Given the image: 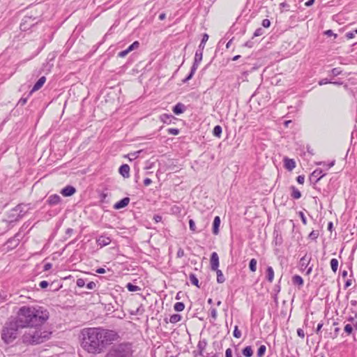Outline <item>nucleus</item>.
I'll list each match as a JSON object with an SVG mask.
<instances>
[{
	"label": "nucleus",
	"instance_id": "20",
	"mask_svg": "<svg viewBox=\"0 0 357 357\" xmlns=\"http://www.w3.org/2000/svg\"><path fill=\"white\" fill-rule=\"evenodd\" d=\"M220 225V218L219 216H215L213 222V234L218 235L219 234V227Z\"/></svg>",
	"mask_w": 357,
	"mask_h": 357
},
{
	"label": "nucleus",
	"instance_id": "27",
	"mask_svg": "<svg viewBox=\"0 0 357 357\" xmlns=\"http://www.w3.org/2000/svg\"><path fill=\"white\" fill-rule=\"evenodd\" d=\"M214 271H215L216 274H217V282L218 284L224 283L225 282V278L222 271L218 268L217 270H215Z\"/></svg>",
	"mask_w": 357,
	"mask_h": 357
},
{
	"label": "nucleus",
	"instance_id": "61",
	"mask_svg": "<svg viewBox=\"0 0 357 357\" xmlns=\"http://www.w3.org/2000/svg\"><path fill=\"white\" fill-rule=\"evenodd\" d=\"M297 335L301 338H304V337H305V333H304L303 330L301 328L297 329Z\"/></svg>",
	"mask_w": 357,
	"mask_h": 357
},
{
	"label": "nucleus",
	"instance_id": "32",
	"mask_svg": "<svg viewBox=\"0 0 357 357\" xmlns=\"http://www.w3.org/2000/svg\"><path fill=\"white\" fill-rule=\"evenodd\" d=\"M197 70V68H195V66H192L191 67V69H190V73L188 74V75L183 80V83H185L187 82H188L190 79H191L193 77V75H195V72Z\"/></svg>",
	"mask_w": 357,
	"mask_h": 357
},
{
	"label": "nucleus",
	"instance_id": "48",
	"mask_svg": "<svg viewBox=\"0 0 357 357\" xmlns=\"http://www.w3.org/2000/svg\"><path fill=\"white\" fill-rule=\"evenodd\" d=\"M167 132L170 135H177L179 134L180 132V130L178 128H169L167 129Z\"/></svg>",
	"mask_w": 357,
	"mask_h": 357
},
{
	"label": "nucleus",
	"instance_id": "11",
	"mask_svg": "<svg viewBox=\"0 0 357 357\" xmlns=\"http://www.w3.org/2000/svg\"><path fill=\"white\" fill-rule=\"evenodd\" d=\"M46 81V77L45 76H42L38 79V80L35 83L32 89L29 93V96H31V94L38 90H39L45 84Z\"/></svg>",
	"mask_w": 357,
	"mask_h": 357
},
{
	"label": "nucleus",
	"instance_id": "56",
	"mask_svg": "<svg viewBox=\"0 0 357 357\" xmlns=\"http://www.w3.org/2000/svg\"><path fill=\"white\" fill-rule=\"evenodd\" d=\"M296 181L299 184H303L305 181V176L304 175H299L296 178Z\"/></svg>",
	"mask_w": 357,
	"mask_h": 357
},
{
	"label": "nucleus",
	"instance_id": "50",
	"mask_svg": "<svg viewBox=\"0 0 357 357\" xmlns=\"http://www.w3.org/2000/svg\"><path fill=\"white\" fill-rule=\"evenodd\" d=\"M189 227H190V229L192 231H193V232L196 231V226H195V223L194 220H192V219H190V220H189Z\"/></svg>",
	"mask_w": 357,
	"mask_h": 357
},
{
	"label": "nucleus",
	"instance_id": "10",
	"mask_svg": "<svg viewBox=\"0 0 357 357\" xmlns=\"http://www.w3.org/2000/svg\"><path fill=\"white\" fill-rule=\"evenodd\" d=\"M62 199L61 197L56 194L51 195L48 197L46 200V203L52 206L59 204L61 202Z\"/></svg>",
	"mask_w": 357,
	"mask_h": 357
},
{
	"label": "nucleus",
	"instance_id": "53",
	"mask_svg": "<svg viewBox=\"0 0 357 357\" xmlns=\"http://www.w3.org/2000/svg\"><path fill=\"white\" fill-rule=\"evenodd\" d=\"M261 25L264 28H268L271 26V22L268 19H264L261 22Z\"/></svg>",
	"mask_w": 357,
	"mask_h": 357
},
{
	"label": "nucleus",
	"instance_id": "9",
	"mask_svg": "<svg viewBox=\"0 0 357 357\" xmlns=\"http://www.w3.org/2000/svg\"><path fill=\"white\" fill-rule=\"evenodd\" d=\"M211 269L215 271L219 267V257L217 252H213L211 255L210 259Z\"/></svg>",
	"mask_w": 357,
	"mask_h": 357
},
{
	"label": "nucleus",
	"instance_id": "23",
	"mask_svg": "<svg viewBox=\"0 0 357 357\" xmlns=\"http://www.w3.org/2000/svg\"><path fill=\"white\" fill-rule=\"evenodd\" d=\"M175 117L172 114H162L160 116V120L164 123L169 124Z\"/></svg>",
	"mask_w": 357,
	"mask_h": 357
},
{
	"label": "nucleus",
	"instance_id": "64",
	"mask_svg": "<svg viewBox=\"0 0 357 357\" xmlns=\"http://www.w3.org/2000/svg\"><path fill=\"white\" fill-rule=\"evenodd\" d=\"M354 32H347L346 34H345V37L347 38V39H351L354 37Z\"/></svg>",
	"mask_w": 357,
	"mask_h": 357
},
{
	"label": "nucleus",
	"instance_id": "18",
	"mask_svg": "<svg viewBox=\"0 0 357 357\" xmlns=\"http://www.w3.org/2000/svg\"><path fill=\"white\" fill-rule=\"evenodd\" d=\"M284 166L287 170L291 171L295 168L296 162L294 159L285 157L284 158Z\"/></svg>",
	"mask_w": 357,
	"mask_h": 357
},
{
	"label": "nucleus",
	"instance_id": "2",
	"mask_svg": "<svg viewBox=\"0 0 357 357\" xmlns=\"http://www.w3.org/2000/svg\"><path fill=\"white\" fill-rule=\"evenodd\" d=\"M49 319V312L43 307L22 306L14 319L21 328L38 327Z\"/></svg>",
	"mask_w": 357,
	"mask_h": 357
},
{
	"label": "nucleus",
	"instance_id": "21",
	"mask_svg": "<svg viewBox=\"0 0 357 357\" xmlns=\"http://www.w3.org/2000/svg\"><path fill=\"white\" fill-rule=\"evenodd\" d=\"M20 236V234L17 233L15 235L14 237L8 239L7 241V244L8 245V246L13 247V248L16 247L19 244V242H20V238H18Z\"/></svg>",
	"mask_w": 357,
	"mask_h": 357
},
{
	"label": "nucleus",
	"instance_id": "13",
	"mask_svg": "<svg viewBox=\"0 0 357 357\" xmlns=\"http://www.w3.org/2000/svg\"><path fill=\"white\" fill-rule=\"evenodd\" d=\"M206 346H207V341L205 339H204L202 340H199L197 344V349H198L197 354L201 356H204V349H206ZM193 353L195 354V356L197 355V353L195 351Z\"/></svg>",
	"mask_w": 357,
	"mask_h": 357
},
{
	"label": "nucleus",
	"instance_id": "19",
	"mask_svg": "<svg viewBox=\"0 0 357 357\" xmlns=\"http://www.w3.org/2000/svg\"><path fill=\"white\" fill-rule=\"evenodd\" d=\"M203 51L197 50L195 52L194 62L192 66H195L197 69L199 64L202 60Z\"/></svg>",
	"mask_w": 357,
	"mask_h": 357
},
{
	"label": "nucleus",
	"instance_id": "44",
	"mask_svg": "<svg viewBox=\"0 0 357 357\" xmlns=\"http://www.w3.org/2000/svg\"><path fill=\"white\" fill-rule=\"evenodd\" d=\"M264 33V30L262 28H258L254 32L252 38L254 37H257V36H262Z\"/></svg>",
	"mask_w": 357,
	"mask_h": 357
},
{
	"label": "nucleus",
	"instance_id": "22",
	"mask_svg": "<svg viewBox=\"0 0 357 357\" xmlns=\"http://www.w3.org/2000/svg\"><path fill=\"white\" fill-rule=\"evenodd\" d=\"M291 197L294 199H298L301 197V192L294 185L290 186Z\"/></svg>",
	"mask_w": 357,
	"mask_h": 357
},
{
	"label": "nucleus",
	"instance_id": "60",
	"mask_svg": "<svg viewBox=\"0 0 357 357\" xmlns=\"http://www.w3.org/2000/svg\"><path fill=\"white\" fill-rule=\"evenodd\" d=\"M128 53H130L129 52H128V50H125L123 51H121L120 52L118 53V56L119 57H125Z\"/></svg>",
	"mask_w": 357,
	"mask_h": 357
},
{
	"label": "nucleus",
	"instance_id": "47",
	"mask_svg": "<svg viewBox=\"0 0 357 357\" xmlns=\"http://www.w3.org/2000/svg\"><path fill=\"white\" fill-rule=\"evenodd\" d=\"M233 335L234 337L236 338H240L241 337V331L238 330V328L237 326H236L234 327V332H233Z\"/></svg>",
	"mask_w": 357,
	"mask_h": 357
},
{
	"label": "nucleus",
	"instance_id": "25",
	"mask_svg": "<svg viewBox=\"0 0 357 357\" xmlns=\"http://www.w3.org/2000/svg\"><path fill=\"white\" fill-rule=\"evenodd\" d=\"M274 278V271L271 266L266 268V279L269 282H272Z\"/></svg>",
	"mask_w": 357,
	"mask_h": 357
},
{
	"label": "nucleus",
	"instance_id": "52",
	"mask_svg": "<svg viewBox=\"0 0 357 357\" xmlns=\"http://www.w3.org/2000/svg\"><path fill=\"white\" fill-rule=\"evenodd\" d=\"M298 215L300 216L303 224L305 225L307 224V219H306L303 212L299 211Z\"/></svg>",
	"mask_w": 357,
	"mask_h": 357
},
{
	"label": "nucleus",
	"instance_id": "57",
	"mask_svg": "<svg viewBox=\"0 0 357 357\" xmlns=\"http://www.w3.org/2000/svg\"><path fill=\"white\" fill-rule=\"evenodd\" d=\"M49 285V283L47 281H45V280H43L41 281L40 283H39V287L41 288V289H45L46 287H47Z\"/></svg>",
	"mask_w": 357,
	"mask_h": 357
},
{
	"label": "nucleus",
	"instance_id": "15",
	"mask_svg": "<svg viewBox=\"0 0 357 357\" xmlns=\"http://www.w3.org/2000/svg\"><path fill=\"white\" fill-rule=\"evenodd\" d=\"M185 110H186V106L182 102H178L172 108V112L176 115H180V114H183Z\"/></svg>",
	"mask_w": 357,
	"mask_h": 357
},
{
	"label": "nucleus",
	"instance_id": "59",
	"mask_svg": "<svg viewBox=\"0 0 357 357\" xmlns=\"http://www.w3.org/2000/svg\"><path fill=\"white\" fill-rule=\"evenodd\" d=\"M253 45H254V42L252 40H248L243 45V47H249V48L252 47Z\"/></svg>",
	"mask_w": 357,
	"mask_h": 357
},
{
	"label": "nucleus",
	"instance_id": "14",
	"mask_svg": "<svg viewBox=\"0 0 357 357\" xmlns=\"http://www.w3.org/2000/svg\"><path fill=\"white\" fill-rule=\"evenodd\" d=\"M76 192L75 187L72 185H66L61 190V194L64 197H70L73 195Z\"/></svg>",
	"mask_w": 357,
	"mask_h": 357
},
{
	"label": "nucleus",
	"instance_id": "30",
	"mask_svg": "<svg viewBox=\"0 0 357 357\" xmlns=\"http://www.w3.org/2000/svg\"><path fill=\"white\" fill-rule=\"evenodd\" d=\"M310 259H311L310 258L307 259V255H305L300 260L301 266L302 268L304 267L305 268H306L308 266Z\"/></svg>",
	"mask_w": 357,
	"mask_h": 357
},
{
	"label": "nucleus",
	"instance_id": "37",
	"mask_svg": "<svg viewBox=\"0 0 357 357\" xmlns=\"http://www.w3.org/2000/svg\"><path fill=\"white\" fill-rule=\"evenodd\" d=\"M185 305L183 302H177L174 304V309L177 312H181L184 310Z\"/></svg>",
	"mask_w": 357,
	"mask_h": 357
},
{
	"label": "nucleus",
	"instance_id": "6",
	"mask_svg": "<svg viewBox=\"0 0 357 357\" xmlns=\"http://www.w3.org/2000/svg\"><path fill=\"white\" fill-rule=\"evenodd\" d=\"M39 20L37 17L26 15L22 20L20 29L23 31H26L37 24Z\"/></svg>",
	"mask_w": 357,
	"mask_h": 357
},
{
	"label": "nucleus",
	"instance_id": "54",
	"mask_svg": "<svg viewBox=\"0 0 357 357\" xmlns=\"http://www.w3.org/2000/svg\"><path fill=\"white\" fill-rule=\"evenodd\" d=\"M324 35H326L327 36H333L335 38H336L337 37V35L336 33H334L333 31L331 29L326 30L324 32Z\"/></svg>",
	"mask_w": 357,
	"mask_h": 357
},
{
	"label": "nucleus",
	"instance_id": "36",
	"mask_svg": "<svg viewBox=\"0 0 357 357\" xmlns=\"http://www.w3.org/2000/svg\"><path fill=\"white\" fill-rule=\"evenodd\" d=\"M17 206H21V207L18 210V213L20 218H22L27 213L28 209H24V207H26L27 205L24 204H20Z\"/></svg>",
	"mask_w": 357,
	"mask_h": 357
},
{
	"label": "nucleus",
	"instance_id": "46",
	"mask_svg": "<svg viewBox=\"0 0 357 357\" xmlns=\"http://www.w3.org/2000/svg\"><path fill=\"white\" fill-rule=\"evenodd\" d=\"M76 284L79 287H84L86 284V280L83 278H78L76 281Z\"/></svg>",
	"mask_w": 357,
	"mask_h": 357
},
{
	"label": "nucleus",
	"instance_id": "1",
	"mask_svg": "<svg viewBox=\"0 0 357 357\" xmlns=\"http://www.w3.org/2000/svg\"><path fill=\"white\" fill-rule=\"evenodd\" d=\"M82 335V347L92 354L102 353L107 347L120 339L116 331L101 326L84 328Z\"/></svg>",
	"mask_w": 357,
	"mask_h": 357
},
{
	"label": "nucleus",
	"instance_id": "4",
	"mask_svg": "<svg viewBox=\"0 0 357 357\" xmlns=\"http://www.w3.org/2000/svg\"><path fill=\"white\" fill-rule=\"evenodd\" d=\"M20 328H22L21 326L14 319L6 321L1 333L3 342L6 344L13 343L19 336Z\"/></svg>",
	"mask_w": 357,
	"mask_h": 357
},
{
	"label": "nucleus",
	"instance_id": "24",
	"mask_svg": "<svg viewBox=\"0 0 357 357\" xmlns=\"http://www.w3.org/2000/svg\"><path fill=\"white\" fill-rule=\"evenodd\" d=\"M292 282L295 285L302 287L303 285L304 281L301 276L298 275H295L292 278Z\"/></svg>",
	"mask_w": 357,
	"mask_h": 357
},
{
	"label": "nucleus",
	"instance_id": "17",
	"mask_svg": "<svg viewBox=\"0 0 357 357\" xmlns=\"http://www.w3.org/2000/svg\"><path fill=\"white\" fill-rule=\"evenodd\" d=\"M111 241V238L106 236H100L96 240L97 244L101 247L109 245Z\"/></svg>",
	"mask_w": 357,
	"mask_h": 357
},
{
	"label": "nucleus",
	"instance_id": "45",
	"mask_svg": "<svg viewBox=\"0 0 357 357\" xmlns=\"http://www.w3.org/2000/svg\"><path fill=\"white\" fill-rule=\"evenodd\" d=\"M30 96H29V94L27 95L26 97H22L18 102H17V105H21V106H23L24 105L26 102H27V100H28V98H29Z\"/></svg>",
	"mask_w": 357,
	"mask_h": 357
},
{
	"label": "nucleus",
	"instance_id": "16",
	"mask_svg": "<svg viewBox=\"0 0 357 357\" xmlns=\"http://www.w3.org/2000/svg\"><path fill=\"white\" fill-rule=\"evenodd\" d=\"M119 174L123 177V178H129L130 177V167L127 164H123L120 166L119 169Z\"/></svg>",
	"mask_w": 357,
	"mask_h": 357
},
{
	"label": "nucleus",
	"instance_id": "58",
	"mask_svg": "<svg viewBox=\"0 0 357 357\" xmlns=\"http://www.w3.org/2000/svg\"><path fill=\"white\" fill-rule=\"evenodd\" d=\"M176 256L178 258H181L184 256V250L181 248H180L176 253Z\"/></svg>",
	"mask_w": 357,
	"mask_h": 357
},
{
	"label": "nucleus",
	"instance_id": "35",
	"mask_svg": "<svg viewBox=\"0 0 357 357\" xmlns=\"http://www.w3.org/2000/svg\"><path fill=\"white\" fill-rule=\"evenodd\" d=\"M330 264H331V269L332 271L334 272V273H336L337 272V267H338V261L337 259H332L330 261Z\"/></svg>",
	"mask_w": 357,
	"mask_h": 357
},
{
	"label": "nucleus",
	"instance_id": "8",
	"mask_svg": "<svg viewBox=\"0 0 357 357\" xmlns=\"http://www.w3.org/2000/svg\"><path fill=\"white\" fill-rule=\"evenodd\" d=\"M323 171L321 169H315L310 176V181L311 183H317L323 176H324Z\"/></svg>",
	"mask_w": 357,
	"mask_h": 357
},
{
	"label": "nucleus",
	"instance_id": "12",
	"mask_svg": "<svg viewBox=\"0 0 357 357\" xmlns=\"http://www.w3.org/2000/svg\"><path fill=\"white\" fill-rule=\"evenodd\" d=\"M130 199L129 197H124V198L121 199L120 201L115 203L113 208L116 210H119V209L125 208L126 206H127L128 205V204L130 203Z\"/></svg>",
	"mask_w": 357,
	"mask_h": 357
},
{
	"label": "nucleus",
	"instance_id": "55",
	"mask_svg": "<svg viewBox=\"0 0 357 357\" xmlns=\"http://www.w3.org/2000/svg\"><path fill=\"white\" fill-rule=\"evenodd\" d=\"M86 288L89 289H94L96 287V284L94 282H89L86 284Z\"/></svg>",
	"mask_w": 357,
	"mask_h": 357
},
{
	"label": "nucleus",
	"instance_id": "39",
	"mask_svg": "<svg viewBox=\"0 0 357 357\" xmlns=\"http://www.w3.org/2000/svg\"><path fill=\"white\" fill-rule=\"evenodd\" d=\"M266 347L265 345H261L257 349V357H263L265 354Z\"/></svg>",
	"mask_w": 357,
	"mask_h": 357
},
{
	"label": "nucleus",
	"instance_id": "26",
	"mask_svg": "<svg viewBox=\"0 0 357 357\" xmlns=\"http://www.w3.org/2000/svg\"><path fill=\"white\" fill-rule=\"evenodd\" d=\"M242 354L245 357H251L253 355V350L251 346H247L242 349Z\"/></svg>",
	"mask_w": 357,
	"mask_h": 357
},
{
	"label": "nucleus",
	"instance_id": "28",
	"mask_svg": "<svg viewBox=\"0 0 357 357\" xmlns=\"http://www.w3.org/2000/svg\"><path fill=\"white\" fill-rule=\"evenodd\" d=\"M208 39V35L207 33H204L202 36L201 43L198 47V50H202V51L204 50V49L205 47L206 43L207 42Z\"/></svg>",
	"mask_w": 357,
	"mask_h": 357
},
{
	"label": "nucleus",
	"instance_id": "43",
	"mask_svg": "<svg viewBox=\"0 0 357 357\" xmlns=\"http://www.w3.org/2000/svg\"><path fill=\"white\" fill-rule=\"evenodd\" d=\"M275 243L276 245H280L282 243V237L280 234H277L275 236Z\"/></svg>",
	"mask_w": 357,
	"mask_h": 357
},
{
	"label": "nucleus",
	"instance_id": "49",
	"mask_svg": "<svg viewBox=\"0 0 357 357\" xmlns=\"http://www.w3.org/2000/svg\"><path fill=\"white\" fill-rule=\"evenodd\" d=\"M210 312H211V317L213 318V319L215 321L217 319V317H218V314H217V310L214 307H211L210 309Z\"/></svg>",
	"mask_w": 357,
	"mask_h": 357
},
{
	"label": "nucleus",
	"instance_id": "62",
	"mask_svg": "<svg viewBox=\"0 0 357 357\" xmlns=\"http://www.w3.org/2000/svg\"><path fill=\"white\" fill-rule=\"evenodd\" d=\"M225 357H233L232 356V350L230 348H228L225 351Z\"/></svg>",
	"mask_w": 357,
	"mask_h": 357
},
{
	"label": "nucleus",
	"instance_id": "63",
	"mask_svg": "<svg viewBox=\"0 0 357 357\" xmlns=\"http://www.w3.org/2000/svg\"><path fill=\"white\" fill-rule=\"evenodd\" d=\"M151 183H152V180L151 178H146L144 180V184L145 186L149 185Z\"/></svg>",
	"mask_w": 357,
	"mask_h": 357
},
{
	"label": "nucleus",
	"instance_id": "51",
	"mask_svg": "<svg viewBox=\"0 0 357 357\" xmlns=\"http://www.w3.org/2000/svg\"><path fill=\"white\" fill-rule=\"evenodd\" d=\"M332 82L331 79H328L327 78L321 79L319 81V85L322 86L326 84H331Z\"/></svg>",
	"mask_w": 357,
	"mask_h": 357
},
{
	"label": "nucleus",
	"instance_id": "42",
	"mask_svg": "<svg viewBox=\"0 0 357 357\" xmlns=\"http://www.w3.org/2000/svg\"><path fill=\"white\" fill-rule=\"evenodd\" d=\"M331 73L333 76L336 77L342 73L340 68H334L331 70Z\"/></svg>",
	"mask_w": 357,
	"mask_h": 357
},
{
	"label": "nucleus",
	"instance_id": "5",
	"mask_svg": "<svg viewBox=\"0 0 357 357\" xmlns=\"http://www.w3.org/2000/svg\"><path fill=\"white\" fill-rule=\"evenodd\" d=\"M132 355V344L123 342L113 344L106 353L105 357H131Z\"/></svg>",
	"mask_w": 357,
	"mask_h": 357
},
{
	"label": "nucleus",
	"instance_id": "33",
	"mask_svg": "<svg viewBox=\"0 0 357 357\" xmlns=\"http://www.w3.org/2000/svg\"><path fill=\"white\" fill-rule=\"evenodd\" d=\"M257 261L255 259H252L249 262V269L251 272H255L257 271Z\"/></svg>",
	"mask_w": 357,
	"mask_h": 357
},
{
	"label": "nucleus",
	"instance_id": "29",
	"mask_svg": "<svg viewBox=\"0 0 357 357\" xmlns=\"http://www.w3.org/2000/svg\"><path fill=\"white\" fill-rule=\"evenodd\" d=\"M222 127H221L220 126H219V125H217V126H215L213 128V135L215 137H220L221 134H222Z\"/></svg>",
	"mask_w": 357,
	"mask_h": 357
},
{
	"label": "nucleus",
	"instance_id": "38",
	"mask_svg": "<svg viewBox=\"0 0 357 357\" xmlns=\"http://www.w3.org/2000/svg\"><path fill=\"white\" fill-rule=\"evenodd\" d=\"M126 288L129 291H139L140 290V288L139 287L137 286V285H135L130 282L126 284Z\"/></svg>",
	"mask_w": 357,
	"mask_h": 357
},
{
	"label": "nucleus",
	"instance_id": "34",
	"mask_svg": "<svg viewBox=\"0 0 357 357\" xmlns=\"http://www.w3.org/2000/svg\"><path fill=\"white\" fill-rule=\"evenodd\" d=\"M181 319V316L178 314H174L170 316L169 321L172 324H176L180 321Z\"/></svg>",
	"mask_w": 357,
	"mask_h": 357
},
{
	"label": "nucleus",
	"instance_id": "40",
	"mask_svg": "<svg viewBox=\"0 0 357 357\" xmlns=\"http://www.w3.org/2000/svg\"><path fill=\"white\" fill-rule=\"evenodd\" d=\"M319 235V234L318 231L312 230L308 235V238L311 240H316Z\"/></svg>",
	"mask_w": 357,
	"mask_h": 357
},
{
	"label": "nucleus",
	"instance_id": "7",
	"mask_svg": "<svg viewBox=\"0 0 357 357\" xmlns=\"http://www.w3.org/2000/svg\"><path fill=\"white\" fill-rule=\"evenodd\" d=\"M20 207H21V206H16L15 208H12L8 213V221L9 222H17L21 219V218L18 213V210Z\"/></svg>",
	"mask_w": 357,
	"mask_h": 357
},
{
	"label": "nucleus",
	"instance_id": "41",
	"mask_svg": "<svg viewBox=\"0 0 357 357\" xmlns=\"http://www.w3.org/2000/svg\"><path fill=\"white\" fill-rule=\"evenodd\" d=\"M344 331L348 335H349L352 333L354 328L351 324H348L345 325V326L344 328Z\"/></svg>",
	"mask_w": 357,
	"mask_h": 357
},
{
	"label": "nucleus",
	"instance_id": "31",
	"mask_svg": "<svg viewBox=\"0 0 357 357\" xmlns=\"http://www.w3.org/2000/svg\"><path fill=\"white\" fill-rule=\"evenodd\" d=\"M189 280L190 281V282L197 287H199V280L197 279V276L194 274V273H190V275H189Z\"/></svg>",
	"mask_w": 357,
	"mask_h": 357
},
{
	"label": "nucleus",
	"instance_id": "3",
	"mask_svg": "<svg viewBox=\"0 0 357 357\" xmlns=\"http://www.w3.org/2000/svg\"><path fill=\"white\" fill-rule=\"evenodd\" d=\"M52 335L51 332L42 331L40 329L29 330L22 337V342L25 344L35 345L48 340Z\"/></svg>",
	"mask_w": 357,
	"mask_h": 357
}]
</instances>
